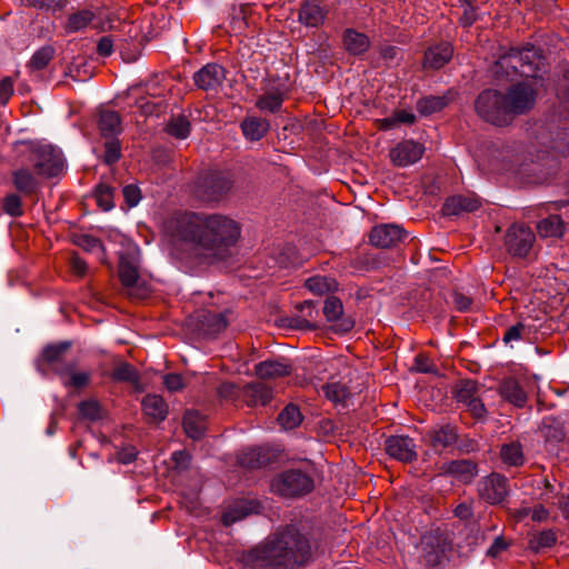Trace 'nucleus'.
Listing matches in <instances>:
<instances>
[{"instance_id": "1", "label": "nucleus", "mask_w": 569, "mask_h": 569, "mask_svg": "<svg viewBox=\"0 0 569 569\" xmlns=\"http://www.w3.org/2000/svg\"><path fill=\"white\" fill-rule=\"evenodd\" d=\"M162 232L177 258H184L180 250H190L192 257L213 262L227 257L240 237V227L221 213L183 211L168 217Z\"/></svg>"}, {"instance_id": "2", "label": "nucleus", "mask_w": 569, "mask_h": 569, "mask_svg": "<svg viewBox=\"0 0 569 569\" xmlns=\"http://www.w3.org/2000/svg\"><path fill=\"white\" fill-rule=\"evenodd\" d=\"M541 63L542 58L533 47H525L521 50L511 49L497 61L495 69L497 74L507 78L519 74L527 79L512 84L505 94L510 116L521 114L533 108L537 98V71Z\"/></svg>"}, {"instance_id": "3", "label": "nucleus", "mask_w": 569, "mask_h": 569, "mask_svg": "<svg viewBox=\"0 0 569 569\" xmlns=\"http://www.w3.org/2000/svg\"><path fill=\"white\" fill-rule=\"evenodd\" d=\"M306 549V540L299 531L295 527H287L253 549L251 557L260 567L288 569L302 560Z\"/></svg>"}, {"instance_id": "4", "label": "nucleus", "mask_w": 569, "mask_h": 569, "mask_svg": "<svg viewBox=\"0 0 569 569\" xmlns=\"http://www.w3.org/2000/svg\"><path fill=\"white\" fill-rule=\"evenodd\" d=\"M568 136L569 132L560 130L553 122H535L528 129L525 152L530 161L542 160L551 151L558 149L560 142Z\"/></svg>"}, {"instance_id": "5", "label": "nucleus", "mask_w": 569, "mask_h": 569, "mask_svg": "<svg viewBox=\"0 0 569 569\" xmlns=\"http://www.w3.org/2000/svg\"><path fill=\"white\" fill-rule=\"evenodd\" d=\"M30 161L40 177H59L64 172L66 164L62 152L50 144L31 147Z\"/></svg>"}, {"instance_id": "6", "label": "nucleus", "mask_w": 569, "mask_h": 569, "mask_svg": "<svg viewBox=\"0 0 569 569\" xmlns=\"http://www.w3.org/2000/svg\"><path fill=\"white\" fill-rule=\"evenodd\" d=\"M477 113L487 122L505 126L510 121L505 96L497 90L482 91L475 102Z\"/></svg>"}, {"instance_id": "7", "label": "nucleus", "mask_w": 569, "mask_h": 569, "mask_svg": "<svg viewBox=\"0 0 569 569\" xmlns=\"http://www.w3.org/2000/svg\"><path fill=\"white\" fill-rule=\"evenodd\" d=\"M312 488V479L299 470L284 471L271 482L272 491L283 497L305 495L310 492Z\"/></svg>"}, {"instance_id": "8", "label": "nucleus", "mask_w": 569, "mask_h": 569, "mask_svg": "<svg viewBox=\"0 0 569 569\" xmlns=\"http://www.w3.org/2000/svg\"><path fill=\"white\" fill-rule=\"evenodd\" d=\"M232 187V181L223 173L212 172L199 178L194 193L203 202L219 201Z\"/></svg>"}, {"instance_id": "9", "label": "nucleus", "mask_w": 569, "mask_h": 569, "mask_svg": "<svg viewBox=\"0 0 569 569\" xmlns=\"http://www.w3.org/2000/svg\"><path fill=\"white\" fill-rule=\"evenodd\" d=\"M450 542L441 533H428L421 539V561L429 568L441 566L447 560Z\"/></svg>"}, {"instance_id": "10", "label": "nucleus", "mask_w": 569, "mask_h": 569, "mask_svg": "<svg viewBox=\"0 0 569 569\" xmlns=\"http://www.w3.org/2000/svg\"><path fill=\"white\" fill-rule=\"evenodd\" d=\"M535 234L530 228L513 224L506 234V247L510 253L518 257H525L532 247Z\"/></svg>"}, {"instance_id": "11", "label": "nucleus", "mask_w": 569, "mask_h": 569, "mask_svg": "<svg viewBox=\"0 0 569 569\" xmlns=\"http://www.w3.org/2000/svg\"><path fill=\"white\" fill-rule=\"evenodd\" d=\"M478 491L480 498L486 502L490 505L500 503L509 492L507 479L500 475L492 473L479 482Z\"/></svg>"}, {"instance_id": "12", "label": "nucleus", "mask_w": 569, "mask_h": 569, "mask_svg": "<svg viewBox=\"0 0 569 569\" xmlns=\"http://www.w3.org/2000/svg\"><path fill=\"white\" fill-rule=\"evenodd\" d=\"M286 93L287 86L282 79L268 80L263 94L257 101V107L262 111H278L282 106Z\"/></svg>"}, {"instance_id": "13", "label": "nucleus", "mask_w": 569, "mask_h": 569, "mask_svg": "<svg viewBox=\"0 0 569 569\" xmlns=\"http://www.w3.org/2000/svg\"><path fill=\"white\" fill-rule=\"evenodd\" d=\"M423 147L413 140H405L395 146L389 157L393 164L408 167L419 161L423 154Z\"/></svg>"}, {"instance_id": "14", "label": "nucleus", "mask_w": 569, "mask_h": 569, "mask_svg": "<svg viewBox=\"0 0 569 569\" xmlns=\"http://www.w3.org/2000/svg\"><path fill=\"white\" fill-rule=\"evenodd\" d=\"M138 258L139 249L136 246L129 247L127 253L120 256L119 277L122 284L127 288H133L138 282Z\"/></svg>"}, {"instance_id": "15", "label": "nucleus", "mask_w": 569, "mask_h": 569, "mask_svg": "<svg viewBox=\"0 0 569 569\" xmlns=\"http://www.w3.org/2000/svg\"><path fill=\"white\" fill-rule=\"evenodd\" d=\"M387 453L402 462H411L417 458L415 441L407 436H392L386 440Z\"/></svg>"}, {"instance_id": "16", "label": "nucleus", "mask_w": 569, "mask_h": 569, "mask_svg": "<svg viewBox=\"0 0 569 569\" xmlns=\"http://www.w3.org/2000/svg\"><path fill=\"white\" fill-rule=\"evenodd\" d=\"M407 237L405 230L398 224H381L375 227L370 232V243L380 247L389 248L401 242Z\"/></svg>"}, {"instance_id": "17", "label": "nucleus", "mask_w": 569, "mask_h": 569, "mask_svg": "<svg viewBox=\"0 0 569 569\" xmlns=\"http://www.w3.org/2000/svg\"><path fill=\"white\" fill-rule=\"evenodd\" d=\"M323 315L329 322H335L333 330L339 333L349 332L355 321L351 318H343V306L340 299L328 297L323 306Z\"/></svg>"}, {"instance_id": "18", "label": "nucleus", "mask_w": 569, "mask_h": 569, "mask_svg": "<svg viewBox=\"0 0 569 569\" xmlns=\"http://www.w3.org/2000/svg\"><path fill=\"white\" fill-rule=\"evenodd\" d=\"M224 78V69L221 66L208 63L194 73L193 80L198 88L210 91L219 88Z\"/></svg>"}, {"instance_id": "19", "label": "nucleus", "mask_w": 569, "mask_h": 569, "mask_svg": "<svg viewBox=\"0 0 569 569\" xmlns=\"http://www.w3.org/2000/svg\"><path fill=\"white\" fill-rule=\"evenodd\" d=\"M439 471L441 475L451 476L455 480L467 483L471 481L476 473V465L469 460H453L443 462Z\"/></svg>"}, {"instance_id": "20", "label": "nucleus", "mask_w": 569, "mask_h": 569, "mask_svg": "<svg viewBox=\"0 0 569 569\" xmlns=\"http://www.w3.org/2000/svg\"><path fill=\"white\" fill-rule=\"evenodd\" d=\"M260 503L253 500H241L228 507L222 516V521L226 526H230L244 517L258 513Z\"/></svg>"}, {"instance_id": "21", "label": "nucleus", "mask_w": 569, "mask_h": 569, "mask_svg": "<svg viewBox=\"0 0 569 569\" xmlns=\"http://www.w3.org/2000/svg\"><path fill=\"white\" fill-rule=\"evenodd\" d=\"M56 373L61 378L66 387L83 388L90 381V372L77 370L74 362L64 363L56 368Z\"/></svg>"}, {"instance_id": "22", "label": "nucleus", "mask_w": 569, "mask_h": 569, "mask_svg": "<svg viewBox=\"0 0 569 569\" xmlns=\"http://www.w3.org/2000/svg\"><path fill=\"white\" fill-rule=\"evenodd\" d=\"M318 311L312 301H303L298 307V313L287 319V323L293 329H313L312 320L317 317Z\"/></svg>"}, {"instance_id": "23", "label": "nucleus", "mask_w": 569, "mask_h": 569, "mask_svg": "<svg viewBox=\"0 0 569 569\" xmlns=\"http://www.w3.org/2000/svg\"><path fill=\"white\" fill-rule=\"evenodd\" d=\"M240 398L250 407L263 406L271 399V390L262 382H252L241 389Z\"/></svg>"}, {"instance_id": "24", "label": "nucleus", "mask_w": 569, "mask_h": 569, "mask_svg": "<svg viewBox=\"0 0 569 569\" xmlns=\"http://www.w3.org/2000/svg\"><path fill=\"white\" fill-rule=\"evenodd\" d=\"M480 202L471 196H453L446 200L443 212L447 216H458L462 212H472L477 210Z\"/></svg>"}, {"instance_id": "25", "label": "nucleus", "mask_w": 569, "mask_h": 569, "mask_svg": "<svg viewBox=\"0 0 569 569\" xmlns=\"http://www.w3.org/2000/svg\"><path fill=\"white\" fill-rule=\"evenodd\" d=\"M141 405L144 415L152 421H162L168 415V406L159 395H147Z\"/></svg>"}, {"instance_id": "26", "label": "nucleus", "mask_w": 569, "mask_h": 569, "mask_svg": "<svg viewBox=\"0 0 569 569\" xmlns=\"http://www.w3.org/2000/svg\"><path fill=\"white\" fill-rule=\"evenodd\" d=\"M325 18L326 11L316 1H306L299 10V21L306 27H319Z\"/></svg>"}, {"instance_id": "27", "label": "nucleus", "mask_w": 569, "mask_h": 569, "mask_svg": "<svg viewBox=\"0 0 569 569\" xmlns=\"http://www.w3.org/2000/svg\"><path fill=\"white\" fill-rule=\"evenodd\" d=\"M499 393L505 400L516 407L521 408L526 405L527 395L519 382L513 379H507L501 382L499 387Z\"/></svg>"}, {"instance_id": "28", "label": "nucleus", "mask_w": 569, "mask_h": 569, "mask_svg": "<svg viewBox=\"0 0 569 569\" xmlns=\"http://www.w3.org/2000/svg\"><path fill=\"white\" fill-rule=\"evenodd\" d=\"M452 52V48L449 43H441L432 47L425 54V66L432 69H439L451 59Z\"/></svg>"}, {"instance_id": "29", "label": "nucleus", "mask_w": 569, "mask_h": 569, "mask_svg": "<svg viewBox=\"0 0 569 569\" xmlns=\"http://www.w3.org/2000/svg\"><path fill=\"white\" fill-rule=\"evenodd\" d=\"M290 366L279 360H267L256 366V375L261 379H276L290 373Z\"/></svg>"}, {"instance_id": "30", "label": "nucleus", "mask_w": 569, "mask_h": 569, "mask_svg": "<svg viewBox=\"0 0 569 569\" xmlns=\"http://www.w3.org/2000/svg\"><path fill=\"white\" fill-rule=\"evenodd\" d=\"M343 44L349 53L359 56L369 49L370 40L365 33L348 29L343 34Z\"/></svg>"}, {"instance_id": "31", "label": "nucleus", "mask_w": 569, "mask_h": 569, "mask_svg": "<svg viewBox=\"0 0 569 569\" xmlns=\"http://www.w3.org/2000/svg\"><path fill=\"white\" fill-rule=\"evenodd\" d=\"M244 137L249 140H260L269 130V122L266 119L248 117L241 124Z\"/></svg>"}, {"instance_id": "32", "label": "nucleus", "mask_w": 569, "mask_h": 569, "mask_svg": "<svg viewBox=\"0 0 569 569\" xmlns=\"http://www.w3.org/2000/svg\"><path fill=\"white\" fill-rule=\"evenodd\" d=\"M183 428L188 437L200 439L206 429L204 419L198 411L189 410L183 417Z\"/></svg>"}, {"instance_id": "33", "label": "nucleus", "mask_w": 569, "mask_h": 569, "mask_svg": "<svg viewBox=\"0 0 569 569\" xmlns=\"http://www.w3.org/2000/svg\"><path fill=\"white\" fill-rule=\"evenodd\" d=\"M537 230L542 238H559L563 233V222L559 216L551 214L538 223Z\"/></svg>"}, {"instance_id": "34", "label": "nucleus", "mask_w": 569, "mask_h": 569, "mask_svg": "<svg viewBox=\"0 0 569 569\" xmlns=\"http://www.w3.org/2000/svg\"><path fill=\"white\" fill-rule=\"evenodd\" d=\"M99 128L103 136H114L121 131L120 117L116 111L103 110L100 112Z\"/></svg>"}, {"instance_id": "35", "label": "nucleus", "mask_w": 569, "mask_h": 569, "mask_svg": "<svg viewBox=\"0 0 569 569\" xmlns=\"http://www.w3.org/2000/svg\"><path fill=\"white\" fill-rule=\"evenodd\" d=\"M306 287L313 295L322 296L336 291L338 283L332 278L316 276L306 281Z\"/></svg>"}, {"instance_id": "36", "label": "nucleus", "mask_w": 569, "mask_h": 569, "mask_svg": "<svg viewBox=\"0 0 569 569\" xmlns=\"http://www.w3.org/2000/svg\"><path fill=\"white\" fill-rule=\"evenodd\" d=\"M14 187L23 193H31L38 188L36 177L24 168L18 169L12 173Z\"/></svg>"}, {"instance_id": "37", "label": "nucleus", "mask_w": 569, "mask_h": 569, "mask_svg": "<svg viewBox=\"0 0 569 569\" xmlns=\"http://www.w3.org/2000/svg\"><path fill=\"white\" fill-rule=\"evenodd\" d=\"M70 348V342H60L58 345H50L46 347L42 351V358L49 365H52L53 370L56 371V368L63 367L64 365L61 363L62 356L67 352V350Z\"/></svg>"}, {"instance_id": "38", "label": "nucleus", "mask_w": 569, "mask_h": 569, "mask_svg": "<svg viewBox=\"0 0 569 569\" xmlns=\"http://www.w3.org/2000/svg\"><path fill=\"white\" fill-rule=\"evenodd\" d=\"M326 397L335 403H343L349 397L346 382L331 380L322 387Z\"/></svg>"}, {"instance_id": "39", "label": "nucleus", "mask_w": 569, "mask_h": 569, "mask_svg": "<svg viewBox=\"0 0 569 569\" xmlns=\"http://www.w3.org/2000/svg\"><path fill=\"white\" fill-rule=\"evenodd\" d=\"M448 104L447 97L431 96L420 99L417 102V109L421 114L429 116L442 110Z\"/></svg>"}, {"instance_id": "40", "label": "nucleus", "mask_w": 569, "mask_h": 569, "mask_svg": "<svg viewBox=\"0 0 569 569\" xmlns=\"http://www.w3.org/2000/svg\"><path fill=\"white\" fill-rule=\"evenodd\" d=\"M94 14L90 10H81L71 14L66 24V30L70 33L84 29L93 19Z\"/></svg>"}, {"instance_id": "41", "label": "nucleus", "mask_w": 569, "mask_h": 569, "mask_svg": "<svg viewBox=\"0 0 569 569\" xmlns=\"http://www.w3.org/2000/svg\"><path fill=\"white\" fill-rule=\"evenodd\" d=\"M302 420L299 409L293 406H287L279 415L278 421L284 430H291L300 425Z\"/></svg>"}, {"instance_id": "42", "label": "nucleus", "mask_w": 569, "mask_h": 569, "mask_svg": "<svg viewBox=\"0 0 569 569\" xmlns=\"http://www.w3.org/2000/svg\"><path fill=\"white\" fill-rule=\"evenodd\" d=\"M479 395L478 385L472 380H463L457 387L456 398L459 403L466 406L470 400Z\"/></svg>"}, {"instance_id": "43", "label": "nucleus", "mask_w": 569, "mask_h": 569, "mask_svg": "<svg viewBox=\"0 0 569 569\" xmlns=\"http://www.w3.org/2000/svg\"><path fill=\"white\" fill-rule=\"evenodd\" d=\"M53 56L54 49L51 46H44L33 53L29 67L32 70H42L49 64Z\"/></svg>"}, {"instance_id": "44", "label": "nucleus", "mask_w": 569, "mask_h": 569, "mask_svg": "<svg viewBox=\"0 0 569 569\" xmlns=\"http://www.w3.org/2000/svg\"><path fill=\"white\" fill-rule=\"evenodd\" d=\"M432 445L435 447H447L456 441L455 429L450 426H442L435 429L431 435Z\"/></svg>"}, {"instance_id": "45", "label": "nucleus", "mask_w": 569, "mask_h": 569, "mask_svg": "<svg viewBox=\"0 0 569 569\" xmlns=\"http://www.w3.org/2000/svg\"><path fill=\"white\" fill-rule=\"evenodd\" d=\"M500 455L502 461L509 466H519L523 461L521 447L515 442L502 446Z\"/></svg>"}, {"instance_id": "46", "label": "nucleus", "mask_w": 569, "mask_h": 569, "mask_svg": "<svg viewBox=\"0 0 569 569\" xmlns=\"http://www.w3.org/2000/svg\"><path fill=\"white\" fill-rule=\"evenodd\" d=\"M167 130L178 139H186L190 133V123L184 117L179 116L170 120Z\"/></svg>"}, {"instance_id": "47", "label": "nucleus", "mask_w": 569, "mask_h": 569, "mask_svg": "<svg viewBox=\"0 0 569 569\" xmlns=\"http://www.w3.org/2000/svg\"><path fill=\"white\" fill-rule=\"evenodd\" d=\"M416 120V116L407 110H398L391 117L382 120L381 127L383 129H391L396 124L406 123L411 124Z\"/></svg>"}, {"instance_id": "48", "label": "nucleus", "mask_w": 569, "mask_h": 569, "mask_svg": "<svg viewBox=\"0 0 569 569\" xmlns=\"http://www.w3.org/2000/svg\"><path fill=\"white\" fill-rule=\"evenodd\" d=\"M2 208L6 213L12 217H19L23 212L21 198L16 193H10L3 199Z\"/></svg>"}, {"instance_id": "49", "label": "nucleus", "mask_w": 569, "mask_h": 569, "mask_svg": "<svg viewBox=\"0 0 569 569\" xmlns=\"http://www.w3.org/2000/svg\"><path fill=\"white\" fill-rule=\"evenodd\" d=\"M79 413L82 418L97 420L101 417L100 405L96 400H86L79 405Z\"/></svg>"}, {"instance_id": "50", "label": "nucleus", "mask_w": 569, "mask_h": 569, "mask_svg": "<svg viewBox=\"0 0 569 569\" xmlns=\"http://www.w3.org/2000/svg\"><path fill=\"white\" fill-rule=\"evenodd\" d=\"M96 199H97L98 206L102 210L109 211L110 209L113 208L112 190H111V188H109L107 186L98 187L97 192H96Z\"/></svg>"}, {"instance_id": "51", "label": "nucleus", "mask_w": 569, "mask_h": 569, "mask_svg": "<svg viewBox=\"0 0 569 569\" xmlns=\"http://www.w3.org/2000/svg\"><path fill=\"white\" fill-rule=\"evenodd\" d=\"M556 542L555 533L550 530L542 531L530 540V546L533 549L549 548Z\"/></svg>"}, {"instance_id": "52", "label": "nucleus", "mask_w": 569, "mask_h": 569, "mask_svg": "<svg viewBox=\"0 0 569 569\" xmlns=\"http://www.w3.org/2000/svg\"><path fill=\"white\" fill-rule=\"evenodd\" d=\"M467 410L477 419H483L487 415V409L480 398V395L476 396L466 406Z\"/></svg>"}, {"instance_id": "53", "label": "nucleus", "mask_w": 569, "mask_h": 569, "mask_svg": "<svg viewBox=\"0 0 569 569\" xmlns=\"http://www.w3.org/2000/svg\"><path fill=\"white\" fill-rule=\"evenodd\" d=\"M136 376V370L128 363L119 365L113 371V378L121 381H132Z\"/></svg>"}, {"instance_id": "54", "label": "nucleus", "mask_w": 569, "mask_h": 569, "mask_svg": "<svg viewBox=\"0 0 569 569\" xmlns=\"http://www.w3.org/2000/svg\"><path fill=\"white\" fill-rule=\"evenodd\" d=\"M462 13L460 16V23L465 27L471 26L477 19V11L470 2L461 4Z\"/></svg>"}, {"instance_id": "55", "label": "nucleus", "mask_w": 569, "mask_h": 569, "mask_svg": "<svg viewBox=\"0 0 569 569\" xmlns=\"http://www.w3.org/2000/svg\"><path fill=\"white\" fill-rule=\"evenodd\" d=\"M126 202L129 207H134L141 200V192L137 186L128 184L122 190Z\"/></svg>"}, {"instance_id": "56", "label": "nucleus", "mask_w": 569, "mask_h": 569, "mask_svg": "<svg viewBox=\"0 0 569 569\" xmlns=\"http://www.w3.org/2000/svg\"><path fill=\"white\" fill-rule=\"evenodd\" d=\"M527 331V327L522 322L511 326L503 336V341L511 342L520 340Z\"/></svg>"}, {"instance_id": "57", "label": "nucleus", "mask_w": 569, "mask_h": 569, "mask_svg": "<svg viewBox=\"0 0 569 569\" xmlns=\"http://www.w3.org/2000/svg\"><path fill=\"white\" fill-rule=\"evenodd\" d=\"M163 383L166 388L171 391H179L184 387L183 379L178 373H168L163 377Z\"/></svg>"}, {"instance_id": "58", "label": "nucleus", "mask_w": 569, "mask_h": 569, "mask_svg": "<svg viewBox=\"0 0 569 569\" xmlns=\"http://www.w3.org/2000/svg\"><path fill=\"white\" fill-rule=\"evenodd\" d=\"M120 158V144L116 140H110L106 143L104 161L113 163Z\"/></svg>"}, {"instance_id": "59", "label": "nucleus", "mask_w": 569, "mask_h": 569, "mask_svg": "<svg viewBox=\"0 0 569 569\" xmlns=\"http://www.w3.org/2000/svg\"><path fill=\"white\" fill-rule=\"evenodd\" d=\"M508 542L505 540L503 537L499 536L497 537L492 545L487 550V556L491 558H498L503 551L508 548Z\"/></svg>"}, {"instance_id": "60", "label": "nucleus", "mask_w": 569, "mask_h": 569, "mask_svg": "<svg viewBox=\"0 0 569 569\" xmlns=\"http://www.w3.org/2000/svg\"><path fill=\"white\" fill-rule=\"evenodd\" d=\"M413 369L418 372L430 373L436 372L432 362L425 356L419 355L415 359Z\"/></svg>"}, {"instance_id": "61", "label": "nucleus", "mask_w": 569, "mask_h": 569, "mask_svg": "<svg viewBox=\"0 0 569 569\" xmlns=\"http://www.w3.org/2000/svg\"><path fill=\"white\" fill-rule=\"evenodd\" d=\"M241 390L238 389V387L231 382H223L220 385L218 389V393L220 397L224 399H230L233 397H240Z\"/></svg>"}, {"instance_id": "62", "label": "nucleus", "mask_w": 569, "mask_h": 569, "mask_svg": "<svg viewBox=\"0 0 569 569\" xmlns=\"http://www.w3.org/2000/svg\"><path fill=\"white\" fill-rule=\"evenodd\" d=\"M259 456H260V450L259 449H251L241 459V463L247 466V467H249V468L260 467L262 465V462L259 460Z\"/></svg>"}, {"instance_id": "63", "label": "nucleus", "mask_w": 569, "mask_h": 569, "mask_svg": "<svg viewBox=\"0 0 569 569\" xmlns=\"http://www.w3.org/2000/svg\"><path fill=\"white\" fill-rule=\"evenodd\" d=\"M97 50L102 57L110 56L113 51V40L108 36L102 37L98 42Z\"/></svg>"}, {"instance_id": "64", "label": "nucleus", "mask_w": 569, "mask_h": 569, "mask_svg": "<svg viewBox=\"0 0 569 569\" xmlns=\"http://www.w3.org/2000/svg\"><path fill=\"white\" fill-rule=\"evenodd\" d=\"M13 92V83L7 78L0 81V100L7 102Z\"/></svg>"}]
</instances>
